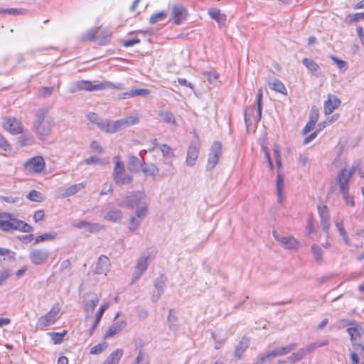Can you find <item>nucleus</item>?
<instances>
[{"mask_svg":"<svg viewBox=\"0 0 364 364\" xmlns=\"http://www.w3.org/2000/svg\"><path fill=\"white\" fill-rule=\"evenodd\" d=\"M146 194L143 191H128L118 200L119 207L134 209L136 208L135 215L139 218H144L147 214V204L145 202Z\"/></svg>","mask_w":364,"mask_h":364,"instance_id":"f257e3e1","label":"nucleus"},{"mask_svg":"<svg viewBox=\"0 0 364 364\" xmlns=\"http://www.w3.org/2000/svg\"><path fill=\"white\" fill-rule=\"evenodd\" d=\"M53 124V119L47 112L41 110L33 122V130L41 140H45L50 134Z\"/></svg>","mask_w":364,"mask_h":364,"instance_id":"f03ea898","label":"nucleus"},{"mask_svg":"<svg viewBox=\"0 0 364 364\" xmlns=\"http://www.w3.org/2000/svg\"><path fill=\"white\" fill-rule=\"evenodd\" d=\"M0 229L9 232L14 230H19L28 233L33 230L32 226L22 220L14 218L11 214L7 213H0Z\"/></svg>","mask_w":364,"mask_h":364,"instance_id":"7ed1b4c3","label":"nucleus"},{"mask_svg":"<svg viewBox=\"0 0 364 364\" xmlns=\"http://www.w3.org/2000/svg\"><path fill=\"white\" fill-rule=\"evenodd\" d=\"M114 168L112 173V178L114 183L118 186L129 184L132 182V175H126L124 163L119 159V156L114 157Z\"/></svg>","mask_w":364,"mask_h":364,"instance_id":"20e7f679","label":"nucleus"},{"mask_svg":"<svg viewBox=\"0 0 364 364\" xmlns=\"http://www.w3.org/2000/svg\"><path fill=\"white\" fill-rule=\"evenodd\" d=\"M346 324L349 326L346 331L350 336L351 345L363 350L364 346L360 343V339L364 334V328L355 321H347Z\"/></svg>","mask_w":364,"mask_h":364,"instance_id":"39448f33","label":"nucleus"},{"mask_svg":"<svg viewBox=\"0 0 364 364\" xmlns=\"http://www.w3.org/2000/svg\"><path fill=\"white\" fill-rule=\"evenodd\" d=\"M297 346V344L295 343H290L284 347H278L272 350L268 351L266 353L261 354L258 356L257 361L255 364H263L267 360H271L277 356H282L287 355L290 353L293 350H294Z\"/></svg>","mask_w":364,"mask_h":364,"instance_id":"423d86ee","label":"nucleus"},{"mask_svg":"<svg viewBox=\"0 0 364 364\" xmlns=\"http://www.w3.org/2000/svg\"><path fill=\"white\" fill-rule=\"evenodd\" d=\"M60 311V306L59 304H55L49 312L38 318L36 328L43 330L48 326L53 324L57 321Z\"/></svg>","mask_w":364,"mask_h":364,"instance_id":"0eeeda50","label":"nucleus"},{"mask_svg":"<svg viewBox=\"0 0 364 364\" xmlns=\"http://www.w3.org/2000/svg\"><path fill=\"white\" fill-rule=\"evenodd\" d=\"M24 169L30 173H40L46 166L44 159L41 156H36L29 159L24 163Z\"/></svg>","mask_w":364,"mask_h":364,"instance_id":"6e6552de","label":"nucleus"},{"mask_svg":"<svg viewBox=\"0 0 364 364\" xmlns=\"http://www.w3.org/2000/svg\"><path fill=\"white\" fill-rule=\"evenodd\" d=\"M222 153V145L219 141H215L212 145L208 156L206 168L208 170L213 169L218 164Z\"/></svg>","mask_w":364,"mask_h":364,"instance_id":"1a4fd4ad","label":"nucleus"},{"mask_svg":"<svg viewBox=\"0 0 364 364\" xmlns=\"http://www.w3.org/2000/svg\"><path fill=\"white\" fill-rule=\"evenodd\" d=\"M50 252L46 249H32L29 252V259L31 262L34 264L38 265L45 262L48 257Z\"/></svg>","mask_w":364,"mask_h":364,"instance_id":"9d476101","label":"nucleus"},{"mask_svg":"<svg viewBox=\"0 0 364 364\" xmlns=\"http://www.w3.org/2000/svg\"><path fill=\"white\" fill-rule=\"evenodd\" d=\"M188 11L181 4H174L171 7V19L176 25L181 24L186 19Z\"/></svg>","mask_w":364,"mask_h":364,"instance_id":"9b49d317","label":"nucleus"},{"mask_svg":"<svg viewBox=\"0 0 364 364\" xmlns=\"http://www.w3.org/2000/svg\"><path fill=\"white\" fill-rule=\"evenodd\" d=\"M273 236L286 249L298 248L299 242L292 236H280L275 230L273 231Z\"/></svg>","mask_w":364,"mask_h":364,"instance_id":"f8f14e48","label":"nucleus"},{"mask_svg":"<svg viewBox=\"0 0 364 364\" xmlns=\"http://www.w3.org/2000/svg\"><path fill=\"white\" fill-rule=\"evenodd\" d=\"M3 127L7 132L12 134H17L23 131L21 122L16 118H5Z\"/></svg>","mask_w":364,"mask_h":364,"instance_id":"ddd939ff","label":"nucleus"},{"mask_svg":"<svg viewBox=\"0 0 364 364\" xmlns=\"http://www.w3.org/2000/svg\"><path fill=\"white\" fill-rule=\"evenodd\" d=\"M87 296L90 299L84 301V310L86 312L85 320L90 318L100 301V297L95 294H87Z\"/></svg>","mask_w":364,"mask_h":364,"instance_id":"4468645a","label":"nucleus"},{"mask_svg":"<svg viewBox=\"0 0 364 364\" xmlns=\"http://www.w3.org/2000/svg\"><path fill=\"white\" fill-rule=\"evenodd\" d=\"M139 121L137 116H129L126 118L118 119L114 122V132H117L119 130L129 127V126L136 124Z\"/></svg>","mask_w":364,"mask_h":364,"instance_id":"2eb2a0df","label":"nucleus"},{"mask_svg":"<svg viewBox=\"0 0 364 364\" xmlns=\"http://www.w3.org/2000/svg\"><path fill=\"white\" fill-rule=\"evenodd\" d=\"M341 105V100L334 95L329 94L323 103L324 114L329 115Z\"/></svg>","mask_w":364,"mask_h":364,"instance_id":"dca6fc26","label":"nucleus"},{"mask_svg":"<svg viewBox=\"0 0 364 364\" xmlns=\"http://www.w3.org/2000/svg\"><path fill=\"white\" fill-rule=\"evenodd\" d=\"M350 179V173H346V169L343 168L337 177V182L339 184L340 191L343 195L348 193V182Z\"/></svg>","mask_w":364,"mask_h":364,"instance_id":"f3484780","label":"nucleus"},{"mask_svg":"<svg viewBox=\"0 0 364 364\" xmlns=\"http://www.w3.org/2000/svg\"><path fill=\"white\" fill-rule=\"evenodd\" d=\"M76 87L77 90H80L95 91L102 90L109 87L110 83L101 82L92 85L89 82H80L76 85Z\"/></svg>","mask_w":364,"mask_h":364,"instance_id":"a211bd4d","label":"nucleus"},{"mask_svg":"<svg viewBox=\"0 0 364 364\" xmlns=\"http://www.w3.org/2000/svg\"><path fill=\"white\" fill-rule=\"evenodd\" d=\"M110 266L111 264L109 258L107 256L102 255L98 258L94 272L97 274H104L106 275L109 271Z\"/></svg>","mask_w":364,"mask_h":364,"instance_id":"6ab92c4d","label":"nucleus"},{"mask_svg":"<svg viewBox=\"0 0 364 364\" xmlns=\"http://www.w3.org/2000/svg\"><path fill=\"white\" fill-rule=\"evenodd\" d=\"M199 154V146L197 143H191L188 147L186 156V164L193 166L197 160Z\"/></svg>","mask_w":364,"mask_h":364,"instance_id":"aec40b11","label":"nucleus"},{"mask_svg":"<svg viewBox=\"0 0 364 364\" xmlns=\"http://www.w3.org/2000/svg\"><path fill=\"white\" fill-rule=\"evenodd\" d=\"M166 281V278L164 275H160V277H158L155 280L154 287L156 289V291H154L153 293V296H152L153 301L156 302L161 297V294L164 292V287Z\"/></svg>","mask_w":364,"mask_h":364,"instance_id":"412c9836","label":"nucleus"},{"mask_svg":"<svg viewBox=\"0 0 364 364\" xmlns=\"http://www.w3.org/2000/svg\"><path fill=\"white\" fill-rule=\"evenodd\" d=\"M127 326V322L124 320L113 323L105 334V338H108L114 336L120 333Z\"/></svg>","mask_w":364,"mask_h":364,"instance_id":"4be33fe9","label":"nucleus"},{"mask_svg":"<svg viewBox=\"0 0 364 364\" xmlns=\"http://www.w3.org/2000/svg\"><path fill=\"white\" fill-rule=\"evenodd\" d=\"M128 169L133 173H137L142 168L144 159H140L132 154L128 156Z\"/></svg>","mask_w":364,"mask_h":364,"instance_id":"5701e85b","label":"nucleus"},{"mask_svg":"<svg viewBox=\"0 0 364 364\" xmlns=\"http://www.w3.org/2000/svg\"><path fill=\"white\" fill-rule=\"evenodd\" d=\"M109 304L108 302H107V303H105L103 305H102L101 307L100 308L98 312L95 315V321H94L92 326L90 328V331H89L90 336H92L93 334V333L95 331L98 323H100L105 311L109 307Z\"/></svg>","mask_w":364,"mask_h":364,"instance_id":"b1692460","label":"nucleus"},{"mask_svg":"<svg viewBox=\"0 0 364 364\" xmlns=\"http://www.w3.org/2000/svg\"><path fill=\"white\" fill-rule=\"evenodd\" d=\"M104 218L113 223H119L122 218V213L117 208H112L104 215Z\"/></svg>","mask_w":364,"mask_h":364,"instance_id":"393cba45","label":"nucleus"},{"mask_svg":"<svg viewBox=\"0 0 364 364\" xmlns=\"http://www.w3.org/2000/svg\"><path fill=\"white\" fill-rule=\"evenodd\" d=\"M123 353L122 349H116L107 356L103 364H119V362L123 355Z\"/></svg>","mask_w":364,"mask_h":364,"instance_id":"a878e982","label":"nucleus"},{"mask_svg":"<svg viewBox=\"0 0 364 364\" xmlns=\"http://www.w3.org/2000/svg\"><path fill=\"white\" fill-rule=\"evenodd\" d=\"M250 341L247 338L243 337L236 346L234 354L237 358H240L243 353L249 346Z\"/></svg>","mask_w":364,"mask_h":364,"instance_id":"bb28decb","label":"nucleus"},{"mask_svg":"<svg viewBox=\"0 0 364 364\" xmlns=\"http://www.w3.org/2000/svg\"><path fill=\"white\" fill-rule=\"evenodd\" d=\"M268 85L271 90L277 92L287 95V89L284 85L278 79L268 80Z\"/></svg>","mask_w":364,"mask_h":364,"instance_id":"cd10ccee","label":"nucleus"},{"mask_svg":"<svg viewBox=\"0 0 364 364\" xmlns=\"http://www.w3.org/2000/svg\"><path fill=\"white\" fill-rule=\"evenodd\" d=\"M208 14L210 17L215 19L220 25L224 24L226 21V16L221 14L220 9L216 8H211L208 11Z\"/></svg>","mask_w":364,"mask_h":364,"instance_id":"c85d7f7f","label":"nucleus"},{"mask_svg":"<svg viewBox=\"0 0 364 364\" xmlns=\"http://www.w3.org/2000/svg\"><path fill=\"white\" fill-rule=\"evenodd\" d=\"M84 188L85 185L82 183L72 185L70 187L63 190L62 196L68 197L73 196L79 192L80 190L83 189Z\"/></svg>","mask_w":364,"mask_h":364,"instance_id":"c756f323","label":"nucleus"},{"mask_svg":"<svg viewBox=\"0 0 364 364\" xmlns=\"http://www.w3.org/2000/svg\"><path fill=\"white\" fill-rule=\"evenodd\" d=\"M77 228H83L87 226V231L92 232L102 228V226L98 223H90L87 221H80L73 225Z\"/></svg>","mask_w":364,"mask_h":364,"instance_id":"7c9ffc66","label":"nucleus"},{"mask_svg":"<svg viewBox=\"0 0 364 364\" xmlns=\"http://www.w3.org/2000/svg\"><path fill=\"white\" fill-rule=\"evenodd\" d=\"M150 260L151 257L149 255L141 256L136 265V269L141 273H144L146 270Z\"/></svg>","mask_w":364,"mask_h":364,"instance_id":"2f4dec72","label":"nucleus"},{"mask_svg":"<svg viewBox=\"0 0 364 364\" xmlns=\"http://www.w3.org/2000/svg\"><path fill=\"white\" fill-rule=\"evenodd\" d=\"M97 127L108 133H114V122H111L108 119H100L97 123Z\"/></svg>","mask_w":364,"mask_h":364,"instance_id":"473e14b6","label":"nucleus"},{"mask_svg":"<svg viewBox=\"0 0 364 364\" xmlns=\"http://www.w3.org/2000/svg\"><path fill=\"white\" fill-rule=\"evenodd\" d=\"M57 237V233L54 231L47 232L36 237L35 243H39L44 241H52L54 240Z\"/></svg>","mask_w":364,"mask_h":364,"instance_id":"72a5a7b5","label":"nucleus"},{"mask_svg":"<svg viewBox=\"0 0 364 364\" xmlns=\"http://www.w3.org/2000/svg\"><path fill=\"white\" fill-rule=\"evenodd\" d=\"M141 171L146 176H155L158 174L159 170L155 164H145Z\"/></svg>","mask_w":364,"mask_h":364,"instance_id":"f704fd0d","label":"nucleus"},{"mask_svg":"<svg viewBox=\"0 0 364 364\" xmlns=\"http://www.w3.org/2000/svg\"><path fill=\"white\" fill-rule=\"evenodd\" d=\"M302 63L307 68V69L312 73H317L320 70L319 65L310 58H304Z\"/></svg>","mask_w":364,"mask_h":364,"instance_id":"c9c22d12","label":"nucleus"},{"mask_svg":"<svg viewBox=\"0 0 364 364\" xmlns=\"http://www.w3.org/2000/svg\"><path fill=\"white\" fill-rule=\"evenodd\" d=\"M159 115L161 117L162 121L167 124H176V119L173 114L169 111H161Z\"/></svg>","mask_w":364,"mask_h":364,"instance_id":"e433bc0d","label":"nucleus"},{"mask_svg":"<svg viewBox=\"0 0 364 364\" xmlns=\"http://www.w3.org/2000/svg\"><path fill=\"white\" fill-rule=\"evenodd\" d=\"M26 198H28L31 201H34V202H42L45 199L43 195L41 192H39L36 190L31 191L26 195Z\"/></svg>","mask_w":364,"mask_h":364,"instance_id":"4c0bfd02","label":"nucleus"},{"mask_svg":"<svg viewBox=\"0 0 364 364\" xmlns=\"http://www.w3.org/2000/svg\"><path fill=\"white\" fill-rule=\"evenodd\" d=\"M336 226L341 235V236L343 237V240H344V242L349 245H350V240H349V238L348 237V235H347V232L345 230V228H344V225H343V221H336Z\"/></svg>","mask_w":364,"mask_h":364,"instance_id":"58836bf2","label":"nucleus"},{"mask_svg":"<svg viewBox=\"0 0 364 364\" xmlns=\"http://www.w3.org/2000/svg\"><path fill=\"white\" fill-rule=\"evenodd\" d=\"M144 218H139L136 215L131 216L129 220V230L132 232L135 231L140 225Z\"/></svg>","mask_w":364,"mask_h":364,"instance_id":"ea45409f","label":"nucleus"},{"mask_svg":"<svg viewBox=\"0 0 364 364\" xmlns=\"http://www.w3.org/2000/svg\"><path fill=\"white\" fill-rule=\"evenodd\" d=\"M311 252L314 255L315 261L317 263L321 264L323 261L322 250L321 247L317 245H313L311 246Z\"/></svg>","mask_w":364,"mask_h":364,"instance_id":"a19ab883","label":"nucleus"},{"mask_svg":"<svg viewBox=\"0 0 364 364\" xmlns=\"http://www.w3.org/2000/svg\"><path fill=\"white\" fill-rule=\"evenodd\" d=\"M284 187V176L282 173H278L277 177V191L279 200H280L282 197V189Z\"/></svg>","mask_w":364,"mask_h":364,"instance_id":"79ce46f5","label":"nucleus"},{"mask_svg":"<svg viewBox=\"0 0 364 364\" xmlns=\"http://www.w3.org/2000/svg\"><path fill=\"white\" fill-rule=\"evenodd\" d=\"M111 33L107 30L102 31V36H97V43L99 45H106L111 38Z\"/></svg>","mask_w":364,"mask_h":364,"instance_id":"37998d69","label":"nucleus"},{"mask_svg":"<svg viewBox=\"0 0 364 364\" xmlns=\"http://www.w3.org/2000/svg\"><path fill=\"white\" fill-rule=\"evenodd\" d=\"M1 257L4 260H14L15 252L11 251L9 249L0 247V258Z\"/></svg>","mask_w":364,"mask_h":364,"instance_id":"c03bdc74","label":"nucleus"},{"mask_svg":"<svg viewBox=\"0 0 364 364\" xmlns=\"http://www.w3.org/2000/svg\"><path fill=\"white\" fill-rule=\"evenodd\" d=\"M263 96V92L262 88H259L258 90V95H257V122L260 121L262 117V99Z\"/></svg>","mask_w":364,"mask_h":364,"instance_id":"a18cd8bd","label":"nucleus"},{"mask_svg":"<svg viewBox=\"0 0 364 364\" xmlns=\"http://www.w3.org/2000/svg\"><path fill=\"white\" fill-rule=\"evenodd\" d=\"M97 33L98 28L90 30L83 34L82 38V40H90L97 43Z\"/></svg>","mask_w":364,"mask_h":364,"instance_id":"49530a36","label":"nucleus"},{"mask_svg":"<svg viewBox=\"0 0 364 364\" xmlns=\"http://www.w3.org/2000/svg\"><path fill=\"white\" fill-rule=\"evenodd\" d=\"M166 16V13L164 11L153 14L150 18H149V23L151 24H154L158 21L164 20Z\"/></svg>","mask_w":364,"mask_h":364,"instance_id":"de8ad7c7","label":"nucleus"},{"mask_svg":"<svg viewBox=\"0 0 364 364\" xmlns=\"http://www.w3.org/2000/svg\"><path fill=\"white\" fill-rule=\"evenodd\" d=\"M107 348V343L106 342H103L93 346L90 349V353L92 355H98L102 353Z\"/></svg>","mask_w":364,"mask_h":364,"instance_id":"09e8293b","label":"nucleus"},{"mask_svg":"<svg viewBox=\"0 0 364 364\" xmlns=\"http://www.w3.org/2000/svg\"><path fill=\"white\" fill-rule=\"evenodd\" d=\"M313 347L311 344L307 345L306 346L300 348L296 353L297 354V356L300 360H301L303 358H304L307 354L311 353L313 352Z\"/></svg>","mask_w":364,"mask_h":364,"instance_id":"8fccbe9b","label":"nucleus"},{"mask_svg":"<svg viewBox=\"0 0 364 364\" xmlns=\"http://www.w3.org/2000/svg\"><path fill=\"white\" fill-rule=\"evenodd\" d=\"M176 316L175 315L174 310L170 309L168 316V321L169 323V328L171 331H176L177 329V326L174 324V322H176Z\"/></svg>","mask_w":364,"mask_h":364,"instance_id":"3c124183","label":"nucleus"},{"mask_svg":"<svg viewBox=\"0 0 364 364\" xmlns=\"http://www.w3.org/2000/svg\"><path fill=\"white\" fill-rule=\"evenodd\" d=\"M361 19H364V13H356L354 14H349L346 17V21H349L350 23H352L357 22Z\"/></svg>","mask_w":364,"mask_h":364,"instance_id":"603ef678","label":"nucleus"},{"mask_svg":"<svg viewBox=\"0 0 364 364\" xmlns=\"http://www.w3.org/2000/svg\"><path fill=\"white\" fill-rule=\"evenodd\" d=\"M330 58L336 63L338 68L341 70H346L347 69V63L343 60L338 59L337 57L334 55H330Z\"/></svg>","mask_w":364,"mask_h":364,"instance_id":"864d4df0","label":"nucleus"},{"mask_svg":"<svg viewBox=\"0 0 364 364\" xmlns=\"http://www.w3.org/2000/svg\"><path fill=\"white\" fill-rule=\"evenodd\" d=\"M66 333L67 331H65L63 333L52 332L49 334L51 336L53 343L57 344L62 342L63 338Z\"/></svg>","mask_w":364,"mask_h":364,"instance_id":"5fc2aeb1","label":"nucleus"},{"mask_svg":"<svg viewBox=\"0 0 364 364\" xmlns=\"http://www.w3.org/2000/svg\"><path fill=\"white\" fill-rule=\"evenodd\" d=\"M203 75L205 76H206L208 82L210 84L215 85L218 77V74L216 72H215V71L206 72V73H204Z\"/></svg>","mask_w":364,"mask_h":364,"instance_id":"6e6d98bb","label":"nucleus"},{"mask_svg":"<svg viewBox=\"0 0 364 364\" xmlns=\"http://www.w3.org/2000/svg\"><path fill=\"white\" fill-rule=\"evenodd\" d=\"M85 162L87 165H92V164H99V165H105L106 164V162H105L103 160H101L98 157L95 156H90L85 160Z\"/></svg>","mask_w":364,"mask_h":364,"instance_id":"4d7b16f0","label":"nucleus"},{"mask_svg":"<svg viewBox=\"0 0 364 364\" xmlns=\"http://www.w3.org/2000/svg\"><path fill=\"white\" fill-rule=\"evenodd\" d=\"M54 87H43L39 90V95L43 97H48L52 95Z\"/></svg>","mask_w":364,"mask_h":364,"instance_id":"13d9d810","label":"nucleus"},{"mask_svg":"<svg viewBox=\"0 0 364 364\" xmlns=\"http://www.w3.org/2000/svg\"><path fill=\"white\" fill-rule=\"evenodd\" d=\"M318 211L321 220L329 219L328 208L326 205H318Z\"/></svg>","mask_w":364,"mask_h":364,"instance_id":"bf43d9fd","label":"nucleus"},{"mask_svg":"<svg viewBox=\"0 0 364 364\" xmlns=\"http://www.w3.org/2000/svg\"><path fill=\"white\" fill-rule=\"evenodd\" d=\"M132 90V97L136 96H145L150 93V90L145 88L133 89Z\"/></svg>","mask_w":364,"mask_h":364,"instance_id":"052dcab7","label":"nucleus"},{"mask_svg":"<svg viewBox=\"0 0 364 364\" xmlns=\"http://www.w3.org/2000/svg\"><path fill=\"white\" fill-rule=\"evenodd\" d=\"M159 149L164 156H173V153L169 146L166 144L159 145Z\"/></svg>","mask_w":364,"mask_h":364,"instance_id":"680f3d73","label":"nucleus"},{"mask_svg":"<svg viewBox=\"0 0 364 364\" xmlns=\"http://www.w3.org/2000/svg\"><path fill=\"white\" fill-rule=\"evenodd\" d=\"M319 116V112L316 107L314 106L309 113V120H313L316 123Z\"/></svg>","mask_w":364,"mask_h":364,"instance_id":"e2e57ef3","label":"nucleus"},{"mask_svg":"<svg viewBox=\"0 0 364 364\" xmlns=\"http://www.w3.org/2000/svg\"><path fill=\"white\" fill-rule=\"evenodd\" d=\"M71 268V262L70 259L63 260L60 266V272H63L65 271H69Z\"/></svg>","mask_w":364,"mask_h":364,"instance_id":"0e129e2a","label":"nucleus"},{"mask_svg":"<svg viewBox=\"0 0 364 364\" xmlns=\"http://www.w3.org/2000/svg\"><path fill=\"white\" fill-rule=\"evenodd\" d=\"M90 147L92 149V151H96L99 154H102L104 152L103 148L100 146V144L96 141H92L90 144Z\"/></svg>","mask_w":364,"mask_h":364,"instance_id":"69168bd1","label":"nucleus"},{"mask_svg":"<svg viewBox=\"0 0 364 364\" xmlns=\"http://www.w3.org/2000/svg\"><path fill=\"white\" fill-rule=\"evenodd\" d=\"M315 124H316V122H314L313 120H309V122L306 124V126L303 129L302 133L304 134H306L308 132H309L310 131L313 130Z\"/></svg>","mask_w":364,"mask_h":364,"instance_id":"338daca9","label":"nucleus"},{"mask_svg":"<svg viewBox=\"0 0 364 364\" xmlns=\"http://www.w3.org/2000/svg\"><path fill=\"white\" fill-rule=\"evenodd\" d=\"M87 118L90 122H92L93 124H96L97 125V123L99 122V121L100 120L99 119L98 116L94 112L88 113L87 114Z\"/></svg>","mask_w":364,"mask_h":364,"instance_id":"774afa93","label":"nucleus"}]
</instances>
